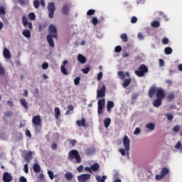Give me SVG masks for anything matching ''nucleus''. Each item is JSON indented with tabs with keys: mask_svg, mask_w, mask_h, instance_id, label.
I'll use <instances>...</instances> for the list:
<instances>
[{
	"mask_svg": "<svg viewBox=\"0 0 182 182\" xmlns=\"http://www.w3.org/2000/svg\"><path fill=\"white\" fill-rule=\"evenodd\" d=\"M164 53L165 55H171V53H173V48L171 47H166L164 48Z\"/></svg>",
	"mask_w": 182,
	"mask_h": 182,
	"instance_id": "33",
	"label": "nucleus"
},
{
	"mask_svg": "<svg viewBox=\"0 0 182 182\" xmlns=\"http://www.w3.org/2000/svg\"><path fill=\"white\" fill-rule=\"evenodd\" d=\"M20 103L21 106H23L24 109H28V102H26V100L25 99H21Z\"/></svg>",
	"mask_w": 182,
	"mask_h": 182,
	"instance_id": "35",
	"label": "nucleus"
},
{
	"mask_svg": "<svg viewBox=\"0 0 182 182\" xmlns=\"http://www.w3.org/2000/svg\"><path fill=\"white\" fill-rule=\"evenodd\" d=\"M22 33L25 38H31V31L25 29L23 31Z\"/></svg>",
	"mask_w": 182,
	"mask_h": 182,
	"instance_id": "34",
	"label": "nucleus"
},
{
	"mask_svg": "<svg viewBox=\"0 0 182 182\" xmlns=\"http://www.w3.org/2000/svg\"><path fill=\"white\" fill-rule=\"evenodd\" d=\"M140 132H141L140 128L136 127L134 132V134L135 135L140 134Z\"/></svg>",
	"mask_w": 182,
	"mask_h": 182,
	"instance_id": "58",
	"label": "nucleus"
},
{
	"mask_svg": "<svg viewBox=\"0 0 182 182\" xmlns=\"http://www.w3.org/2000/svg\"><path fill=\"white\" fill-rule=\"evenodd\" d=\"M121 39L123 41V42H127V41H129V38H127V34L126 33L122 34Z\"/></svg>",
	"mask_w": 182,
	"mask_h": 182,
	"instance_id": "46",
	"label": "nucleus"
},
{
	"mask_svg": "<svg viewBox=\"0 0 182 182\" xmlns=\"http://www.w3.org/2000/svg\"><path fill=\"white\" fill-rule=\"evenodd\" d=\"M170 42V41L167 38H162V43L163 45H167Z\"/></svg>",
	"mask_w": 182,
	"mask_h": 182,
	"instance_id": "53",
	"label": "nucleus"
},
{
	"mask_svg": "<svg viewBox=\"0 0 182 182\" xmlns=\"http://www.w3.org/2000/svg\"><path fill=\"white\" fill-rule=\"evenodd\" d=\"M85 171H88V173H90V174L93 173V171H92V168L89 167V166H86L85 168Z\"/></svg>",
	"mask_w": 182,
	"mask_h": 182,
	"instance_id": "55",
	"label": "nucleus"
},
{
	"mask_svg": "<svg viewBox=\"0 0 182 182\" xmlns=\"http://www.w3.org/2000/svg\"><path fill=\"white\" fill-rule=\"evenodd\" d=\"M137 22V17L133 16L131 18V23H136Z\"/></svg>",
	"mask_w": 182,
	"mask_h": 182,
	"instance_id": "59",
	"label": "nucleus"
},
{
	"mask_svg": "<svg viewBox=\"0 0 182 182\" xmlns=\"http://www.w3.org/2000/svg\"><path fill=\"white\" fill-rule=\"evenodd\" d=\"M98 107H105L106 105V100L105 98H102L101 100H99L97 102Z\"/></svg>",
	"mask_w": 182,
	"mask_h": 182,
	"instance_id": "28",
	"label": "nucleus"
},
{
	"mask_svg": "<svg viewBox=\"0 0 182 182\" xmlns=\"http://www.w3.org/2000/svg\"><path fill=\"white\" fill-rule=\"evenodd\" d=\"M102 77H103V73L100 72L97 77V80H102Z\"/></svg>",
	"mask_w": 182,
	"mask_h": 182,
	"instance_id": "56",
	"label": "nucleus"
},
{
	"mask_svg": "<svg viewBox=\"0 0 182 182\" xmlns=\"http://www.w3.org/2000/svg\"><path fill=\"white\" fill-rule=\"evenodd\" d=\"M81 72H82V73H84L85 75H87V73H89V72H90V67L87 66L85 68H82L81 70Z\"/></svg>",
	"mask_w": 182,
	"mask_h": 182,
	"instance_id": "40",
	"label": "nucleus"
},
{
	"mask_svg": "<svg viewBox=\"0 0 182 182\" xmlns=\"http://www.w3.org/2000/svg\"><path fill=\"white\" fill-rule=\"evenodd\" d=\"M33 169L35 173H41V165L39 164H34Z\"/></svg>",
	"mask_w": 182,
	"mask_h": 182,
	"instance_id": "24",
	"label": "nucleus"
},
{
	"mask_svg": "<svg viewBox=\"0 0 182 182\" xmlns=\"http://www.w3.org/2000/svg\"><path fill=\"white\" fill-rule=\"evenodd\" d=\"M122 50V46H116L115 47V48H114V52L116 53H120V51Z\"/></svg>",
	"mask_w": 182,
	"mask_h": 182,
	"instance_id": "51",
	"label": "nucleus"
},
{
	"mask_svg": "<svg viewBox=\"0 0 182 182\" xmlns=\"http://www.w3.org/2000/svg\"><path fill=\"white\" fill-rule=\"evenodd\" d=\"M149 73V68L146 65L141 64L139 66L138 70H135V75L138 76V77H143L146 73Z\"/></svg>",
	"mask_w": 182,
	"mask_h": 182,
	"instance_id": "5",
	"label": "nucleus"
},
{
	"mask_svg": "<svg viewBox=\"0 0 182 182\" xmlns=\"http://www.w3.org/2000/svg\"><path fill=\"white\" fill-rule=\"evenodd\" d=\"M64 177H65L66 180L68 181H70L71 180H73V173L70 172H67L65 175Z\"/></svg>",
	"mask_w": 182,
	"mask_h": 182,
	"instance_id": "27",
	"label": "nucleus"
},
{
	"mask_svg": "<svg viewBox=\"0 0 182 182\" xmlns=\"http://www.w3.org/2000/svg\"><path fill=\"white\" fill-rule=\"evenodd\" d=\"M5 9H6V4L3 2L0 5V15H6V11Z\"/></svg>",
	"mask_w": 182,
	"mask_h": 182,
	"instance_id": "15",
	"label": "nucleus"
},
{
	"mask_svg": "<svg viewBox=\"0 0 182 182\" xmlns=\"http://www.w3.org/2000/svg\"><path fill=\"white\" fill-rule=\"evenodd\" d=\"M113 107H114V102H113V101H107V112H110L112 109H113Z\"/></svg>",
	"mask_w": 182,
	"mask_h": 182,
	"instance_id": "22",
	"label": "nucleus"
},
{
	"mask_svg": "<svg viewBox=\"0 0 182 182\" xmlns=\"http://www.w3.org/2000/svg\"><path fill=\"white\" fill-rule=\"evenodd\" d=\"M48 33L49 34L46 36L48 43L51 48H54L55 42L53 41V38L58 41V28L53 24H50L48 27Z\"/></svg>",
	"mask_w": 182,
	"mask_h": 182,
	"instance_id": "1",
	"label": "nucleus"
},
{
	"mask_svg": "<svg viewBox=\"0 0 182 182\" xmlns=\"http://www.w3.org/2000/svg\"><path fill=\"white\" fill-rule=\"evenodd\" d=\"M12 180H14V178H12V175L9 173V172H4L3 174V181L4 182H11Z\"/></svg>",
	"mask_w": 182,
	"mask_h": 182,
	"instance_id": "11",
	"label": "nucleus"
},
{
	"mask_svg": "<svg viewBox=\"0 0 182 182\" xmlns=\"http://www.w3.org/2000/svg\"><path fill=\"white\" fill-rule=\"evenodd\" d=\"M74 84L75 85V86H77V85L80 84V77H77L75 78Z\"/></svg>",
	"mask_w": 182,
	"mask_h": 182,
	"instance_id": "48",
	"label": "nucleus"
},
{
	"mask_svg": "<svg viewBox=\"0 0 182 182\" xmlns=\"http://www.w3.org/2000/svg\"><path fill=\"white\" fill-rule=\"evenodd\" d=\"M20 182H28V181L26 180V178H25V176H21Z\"/></svg>",
	"mask_w": 182,
	"mask_h": 182,
	"instance_id": "64",
	"label": "nucleus"
},
{
	"mask_svg": "<svg viewBox=\"0 0 182 182\" xmlns=\"http://www.w3.org/2000/svg\"><path fill=\"white\" fill-rule=\"evenodd\" d=\"M5 75H6L5 69H4V67L0 64V76H5Z\"/></svg>",
	"mask_w": 182,
	"mask_h": 182,
	"instance_id": "47",
	"label": "nucleus"
},
{
	"mask_svg": "<svg viewBox=\"0 0 182 182\" xmlns=\"http://www.w3.org/2000/svg\"><path fill=\"white\" fill-rule=\"evenodd\" d=\"M68 60H63V65L60 66L61 73H63V75H65V76H68V70H66V68L65 67L66 66V65H68Z\"/></svg>",
	"mask_w": 182,
	"mask_h": 182,
	"instance_id": "13",
	"label": "nucleus"
},
{
	"mask_svg": "<svg viewBox=\"0 0 182 182\" xmlns=\"http://www.w3.org/2000/svg\"><path fill=\"white\" fill-rule=\"evenodd\" d=\"M152 28H160V23L159 21H154L151 23Z\"/></svg>",
	"mask_w": 182,
	"mask_h": 182,
	"instance_id": "36",
	"label": "nucleus"
},
{
	"mask_svg": "<svg viewBox=\"0 0 182 182\" xmlns=\"http://www.w3.org/2000/svg\"><path fill=\"white\" fill-rule=\"evenodd\" d=\"M54 113H55V119H56V120H59V117L60 116V109H59V107H56L54 109Z\"/></svg>",
	"mask_w": 182,
	"mask_h": 182,
	"instance_id": "23",
	"label": "nucleus"
},
{
	"mask_svg": "<svg viewBox=\"0 0 182 182\" xmlns=\"http://www.w3.org/2000/svg\"><path fill=\"white\" fill-rule=\"evenodd\" d=\"M75 159L76 163L78 164L82 163V158L80 157V154H79V151L76 149H73L68 152V160L72 161V160Z\"/></svg>",
	"mask_w": 182,
	"mask_h": 182,
	"instance_id": "4",
	"label": "nucleus"
},
{
	"mask_svg": "<svg viewBox=\"0 0 182 182\" xmlns=\"http://www.w3.org/2000/svg\"><path fill=\"white\" fill-rule=\"evenodd\" d=\"M32 125L35 128L36 133H41L42 131V119H41V116L37 115L33 117Z\"/></svg>",
	"mask_w": 182,
	"mask_h": 182,
	"instance_id": "3",
	"label": "nucleus"
},
{
	"mask_svg": "<svg viewBox=\"0 0 182 182\" xmlns=\"http://www.w3.org/2000/svg\"><path fill=\"white\" fill-rule=\"evenodd\" d=\"M174 97H176V95L173 92H171L168 94L166 100L168 102H171V100H174Z\"/></svg>",
	"mask_w": 182,
	"mask_h": 182,
	"instance_id": "25",
	"label": "nucleus"
},
{
	"mask_svg": "<svg viewBox=\"0 0 182 182\" xmlns=\"http://www.w3.org/2000/svg\"><path fill=\"white\" fill-rule=\"evenodd\" d=\"M70 5L68 3L64 4L61 9V13L63 15H68L69 14V8Z\"/></svg>",
	"mask_w": 182,
	"mask_h": 182,
	"instance_id": "14",
	"label": "nucleus"
},
{
	"mask_svg": "<svg viewBox=\"0 0 182 182\" xmlns=\"http://www.w3.org/2000/svg\"><path fill=\"white\" fill-rule=\"evenodd\" d=\"M123 146L124 149H119V151L122 154V156H130V139H129V136L127 135H125L124 136L123 141Z\"/></svg>",
	"mask_w": 182,
	"mask_h": 182,
	"instance_id": "2",
	"label": "nucleus"
},
{
	"mask_svg": "<svg viewBox=\"0 0 182 182\" xmlns=\"http://www.w3.org/2000/svg\"><path fill=\"white\" fill-rule=\"evenodd\" d=\"M26 136L28 137H32V134H31V131H29V129L26 130Z\"/></svg>",
	"mask_w": 182,
	"mask_h": 182,
	"instance_id": "62",
	"label": "nucleus"
},
{
	"mask_svg": "<svg viewBox=\"0 0 182 182\" xmlns=\"http://www.w3.org/2000/svg\"><path fill=\"white\" fill-rule=\"evenodd\" d=\"M96 13V10L95 9H90L87 11V15L88 16H92V15H95V14Z\"/></svg>",
	"mask_w": 182,
	"mask_h": 182,
	"instance_id": "45",
	"label": "nucleus"
},
{
	"mask_svg": "<svg viewBox=\"0 0 182 182\" xmlns=\"http://www.w3.org/2000/svg\"><path fill=\"white\" fill-rule=\"evenodd\" d=\"M170 173V171L166 167L162 168V170L160 174L156 175V180H161V178H164L165 176H167Z\"/></svg>",
	"mask_w": 182,
	"mask_h": 182,
	"instance_id": "8",
	"label": "nucleus"
},
{
	"mask_svg": "<svg viewBox=\"0 0 182 182\" xmlns=\"http://www.w3.org/2000/svg\"><path fill=\"white\" fill-rule=\"evenodd\" d=\"M31 160H32V151H29L28 153H27L25 156L26 161L29 162L31 161Z\"/></svg>",
	"mask_w": 182,
	"mask_h": 182,
	"instance_id": "32",
	"label": "nucleus"
},
{
	"mask_svg": "<svg viewBox=\"0 0 182 182\" xmlns=\"http://www.w3.org/2000/svg\"><path fill=\"white\" fill-rule=\"evenodd\" d=\"M106 96V85H102L100 89L97 90V99H102Z\"/></svg>",
	"mask_w": 182,
	"mask_h": 182,
	"instance_id": "7",
	"label": "nucleus"
},
{
	"mask_svg": "<svg viewBox=\"0 0 182 182\" xmlns=\"http://www.w3.org/2000/svg\"><path fill=\"white\" fill-rule=\"evenodd\" d=\"M100 168V165H99V164L97 163H95L91 166V170L95 173H96V171H97V170H99Z\"/></svg>",
	"mask_w": 182,
	"mask_h": 182,
	"instance_id": "26",
	"label": "nucleus"
},
{
	"mask_svg": "<svg viewBox=\"0 0 182 182\" xmlns=\"http://www.w3.org/2000/svg\"><path fill=\"white\" fill-rule=\"evenodd\" d=\"M22 23L23 25V26H25V28H26V26H28V17H26V16H23L22 17Z\"/></svg>",
	"mask_w": 182,
	"mask_h": 182,
	"instance_id": "37",
	"label": "nucleus"
},
{
	"mask_svg": "<svg viewBox=\"0 0 182 182\" xmlns=\"http://www.w3.org/2000/svg\"><path fill=\"white\" fill-rule=\"evenodd\" d=\"M77 60L78 62H80V63H81L82 65H85V63H86V57H85L82 54H79L77 55Z\"/></svg>",
	"mask_w": 182,
	"mask_h": 182,
	"instance_id": "16",
	"label": "nucleus"
},
{
	"mask_svg": "<svg viewBox=\"0 0 182 182\" xmlns=\"http://www.w3.org/2000/svg\"><path fill=\"white\" fill-rule=\"evenodd\" d=\"M96 151V150L95 149V148L93 147H90L87 148L85 151V154L87 156H91V154H95V152Z\"/></svg>",
	"mask_w": 182,
	"mask_h": 182,
	"instance_id": "18",
	"label": "nucleus"
},
{
	"mask_svg": "<svg viewBox=\"0 0 182 182\" xmlns=\"http://www.w3.org/2000/svg\"><path fill=\"white\" fill-rule=\"evenodd\" d=\"M4 57L6 59H11V53L9 52V50L8 48H4L3 51Z\"/></svg>",
	"mask_w": 182,
	"mask_h": 182,
	"instance_id": "21",
	"label": "nucleus"
},
{
	"mask_svg": "<svg viewBox=\"0 0 182 182\" xmlns=\"http://www.w3.org/2000/svg\"><path fill=\"white\" fill-rule=\"evenodd\" d=\"M145 127L146 129H148V130L153 132V130L156 129V124L154 123L149 122L146 124Z\"/></svg>",
	"mask_w": 182,
	"mask_h": 182,
	"instance_id": "20",
	"label": "nucleus"
},
{
	"mask_svg": "<svg viewBox=\"0 0 182 182\" xmlns=\"http://www.w3.org/2000/svg\"><path fill=\"white\" fill-rule=\"evenodd\" d=\"M90 177H92V175L89 173H82L77 176V180L79 182H86L90 180Z\"/></svg>",
	"mask_w": 182,
	"mask_h": 182,
	"instance_id": "9",
	"label": "nucleus"
},
{
	"mask_svg": "<svg viewBox=\"0 0 182 182\" xmlns=\"http://www.w3.org/2000/svg\"><path fill=\"white\" fill-rule=\"evenodd\" d=\"M103 109H105V107H97V113H98L99 116H100V114H102L103 113Z\"/></svg>",
	"mask_w": 182,
	"mask_h": 182,
	"instance_id": "52",
	"label": "nucleus"
},
{
	"mask_svg": "<svg viewBox=\"0 0 182 182\" xmlns=\"http://www.w3.org/2000/svg\"><path fill=\"white\" fill-rule=\"evenodd\" d=\"M70 144H71V146H74L76 144V139H70Z\"/></svg>",
	"mask_w": 182,
	"mask_h": 182,
	"instance_id": "63",
	"label": "nucleus"
},
{
	"mask_svg": "<svg viewBox=\"0 0 182 182\" xmlns=\"http://www.w3.org/2000/svg\"><path fill=\"white\" fill-rule=\"evenodd\" d=\"M76 123L79 127H85L86 126V119L82 118L81 120H77Z\"/></svg>",
	"mask_w": 182,
	"mask_h": 182,
	"instance_id": "17",
	"label": "nucleus"
},
{
	"mask_svg": "<svg viewBox=\"0 0 182 182\" xmlns=\"http://www.w3.org/2000/svg\"><path fill=\"white\" fill-rule=\"evenodd\" d=\"M118 76L122 80H124V79L126 77V75L123 71L118 72Z\"/></svg>",
	"mask_w": 182,
	"mask_h": 182,
	"instance_id": "41",
	"label": "nucleus"
},
{
	"mask_svg": "<svg viewBox=\"0 0 182 182\" xmlns=\"http://www.w3.org/2000/svg\"><path fill=\"white\" fill-rule=\"evenodd\" d=\"M98 22H99V20H97V17H93L92 18V23L94 25V26H96V25H97Z\"/></svg>",
	"mask_w": 182,
	"mask_h": 182,
	"instance_id": "49",
	"label": "nucleus"
},
{
	"mask_svg": "<svg viewBox=\"0 0 182 182\" xmlns=\"http://www.w3.org/2000/svg\"><path fill=\"white\" fill-rule=\"evenodd\" d=\"M28 18L31 21H35V19H36V16L35 15V13H30L28 14Z\"/></svg>",
	"mask_w": 182,
	"mask_h": 182,
	"instance_id": "43",
	"label": "nucleus"
},
{
	"mask_svg": "<svg viewBox=\"0 0 182 182\" xmlns=\"http://www.w3.org/2000/svg\"><path fill=\"white\" fill-rule=\"evenodd\" d=\"M47 9L48 11V17L50 19L53 18V16L55 15V11H56V7L55 6V3L51 2L49 3Z\"/></svg>",
	"mask_w": 182,
	"mask_h": 182,
	"instance_id": "6",
	"label": "nucleus"
},
{
	"mask_svg": "<svg viewBox=\"0 0 182 182\" xmlns=\"http://www.w3.org/2000/svg\"><path fill=\"white\" fill-rule=\"evenodd\" d=\"M95 178L97 182H105V180L107 178V176L105 175L102 176V177L100 176H97Z\"/></svg>",
	"mask_w": 182,
	"mask_h": 182,
	"instance_id": "30",
	"label": "nucleus"
},
{
	"mask_svg": "<svg viewBox=\"0 0 182 182\" xmlns=\"http://www.w3.org/2000/svg\"><path fill=\"white\" fill-rule=\"evenodd\" d=\"M175 149H177L178 150H180V151L182 153V144L181 141H178L176 144L175 145Z\"/></svg>",
	"mask_w": 182,
	"mask_h": 182,
	"instance_id": "39",
	"label": "nucleus"
},
{
	"mask_svg": "<svg viewBox=\"0 0 182 182\" xmlns=\"http://www.w3.org/2000/svg\"><path fill=\"white\" fill-rule=\"evenodd\" d=\"M112 123V119L110 118H106L104 119V126L106 129L110 126Z\"/></svg>",
	"mask_w": 182,
	"mask_h": 182,
	"instance_id": "29",
	"label": "nucleus"
},
{
	"mask_svg": "<svg viewBox=\"0 0 182 182\" xmlns=\"http://www.w3.org/2000/svg\"><path fill=\"white\" fill-rule=\"evenodd\" d=\"M51 148L53 150H56V149H58V144L56 143L53 142L51 144Z\"/></svg>",
	"mask_w": 182,
	"mask_h": 182,
	"instance_id": "61",
	"label": "nucleus"
},
{
	"mask_svg": "<svg viewBox=\"0 0 182 182\" xmlns=\"http://www.w3.org/2000/svg\"><path fill=\"white\" fill-rule=\"evenodd\" d=\"M41 68L43 69V70H46V69L49 68V64H48V63H43L41 65Z\"/></svg>",
	"mask_w": 182,
	"mask_h": 182,
	"instance_id": "50",
	"label": "nucleus"
},
{
	"mask_svg": "<svg viewBox=\"0 0 182 182\" xmlns=\"http://www.w3.org/2000/svg\"><path fill=\"white\" fill-rule=\"evenodd\" d=\"M24 173H26V174H28L29 173V168L28 167V164H26L24 165Z\"/></svg>",
	"mask_w": 182,
	"mask_h": 182,
	"instance_id": "54",
	"label": "nucleus"
},
{
	"mask_svg": "<svg viewBox=\"0 0 182 182\" xmlns=\"http://www.w3.org/2000/svg\"><path fill=\"white\" fill-rule=\"evenodd\" d=\"M163 103V100L160 98H156L154 102H153V105L155 107H160V105Z\"/></svg>",
	"mask_w": 182,
	"mask_h": 182,
	"instance_id": "19",
	"label": "nucleus"
},
{
	"mask_svg": "<svg viewBox=\"0 0 182 182\" xmlns=\"http://www.w3.org/2000/svg\"><path fill=\"white\" fill-rule=\"evenodd\" d=\"M173 132H180V126H178V125L175 126V127L173 128Z\"/></svg>",
	"mask_w": 182,
	"mask_h": 182,
	"instance_id": "60",
	"label": "nucleus"
},
{
	"mask_svg": "<svg viewBox=\"0 0 182 182\" xmlns=\"http://www.w3.org/2000/svg\"><path fill=\"white\" fill-rule=\"evenodd\" d=\"M48 174L50 177V180H53L55 178V177H58V175L53 176V171H48Z\"/></svg>",
	"mask_w": 182,
	"mask_h": 182,
	"instance_id": "42",
	"label": "nucleus"
},
{
	"mask_svg": "<svg viewBox=\"0 0 182 182\" xmlns=\"http://www.w3.org/2000/svg\"><path fill=\"white\" fill-rule=\"evenodd\" d=\"M40 5H41V2L39 1V0H35L33 1V6H34V8H36V9H38Z\"/></svg>",
	"mask_w": 182,
	"mask_h": 182,
	"instance_id": "44",
	"label": "nucleus"
},
{
	"mask_svg": "<svg viewBox=\"0 0 182 182\" xmlns=\"http://www.w3.org/2000/svg\"><path fill=\"white\" fill-rule=\"evenodd\" d=\"M130 83H132L131 78L125 79L122 83V86H123V87H127V86H129L130 85Z\"/></svg>",
	"mask_w": 182,
	"mask_h": 182,
	"instance_id": "31",
	"label": "nucleus"
},
{
	"mask_svg": "<svg viewBox=\"0 0 182 182\" xmlns=\"http://www.w3.org/2000/svg\"><path fill=\"white\" fill-rule=\"evenodd\" d=\"M4 116L5 117H12V116H14V112L7 110L4 112Z\"/></svg>",
	"mask_w": 182,
	"mask_h": 182,
	"instance_id": "38",
	"label": "nucleus"
},
{
	"mask_svg": "<svg viewBox=\"0 0 182 182\" xmlns=\"http://www.w3.org/2000/svg\"><path fill=\"white\" fill-rule=\"evenodd\" d=\"M77 171H78V173H82V171H83V165H80L77 168Z\"/></svg>",
	"mask_w": 182,
	"mask_h": 182,
	"instance_id": "57",
	"label": "nucleus"
},
{
	"mask_svg": "<svg viewBox=\"0 0 182 182\" xmlns=\"http://www.w3.org/2000/svg\"><path fill=\"white\" fill-rule=\"evenodd\" d=\"M159 88H157V87H156V85H152L149 90V97H153V96H154V95H156L157 93V90Z\"/></svg>",
	"mask_w": 182,
	"mask_h": 182,
	"instance_id": "12",
	"label": "nucleus"
},
{
	"mask_svg": "<svg viewBox=\"0 0 182 182\" xmlns=\"http://www.w3.org/2000/svg\"><path fill=\"white\" fill-rule=\"evenodd\" d=\"M164 97H166V93L164 92V90L163 88H158V90H156V98L163 100Z\"/></svg>",
	"mask_w": 182,
	"mask_h": 182,
	"instance_id": "10",
	"label": "nucleus"
}]
</instances>
